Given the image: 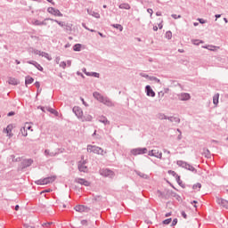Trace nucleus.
<instances>
[{
	"label": "nucleus",
	"instance_id": "1",
	"mask_svg": "<svg viewBox=\"0 0 228 228\" xmlns=\"http://www.w3.org/2000/svg\"><path fill=\"white\" fill-rule=\"evenodd\" d=\"M176 165H178V167H182V168H185L186 170H190V172H194V174H197L196 168L193 167V166L188 164L185 161L178 160L176 162Z\"/></svg>",
	"mask_w": 228,
	"mask_h": 228
},
{
	"label": "nucleus",
	"instance_id": "2",
	"mask_svg": "<svg viewBox=\"0 0 228 228\" xmlns=\"http://www.w3.org/2000/svg\"><path fill=\"white\" fill-rule=\"evenodd\" d=\"M56 181V175L48 176L44 179H40L36 181V184L44 185V184H51V183H54Z\"/></svg>",
	"mask_w": 228,
	"mask_h": 228
},
{
	"label": "nucleus",
	"instance_id": "3",
	"mask_svg": "<svg viewBox=\"0 0 228 228\" xmlns=\"http://www.w3.org/2000/svg\"><path fill=\"white\" fill-rule=\"evenodd\" d=\"M87 152H94V154H101L102 156H104V150L102 148L94 145H87Z\"/></svg>",
	"mask_w": 228,
	"mask_h": 228
},
{
	"label": "nucleus",
	"instance_id": "4",
	"mask_svg": "<svg viewBox=\"0 0 228 228\" xmlns=\"http://www.w3.org/2000/svg\"><path fill=\"white\" fill-rule=\"evenodd\" d=\"M147 148H135L131 150V154H133V156H138L139 154H147Z\"/></svg>",
	"mask_w": 228,
	"mask_h": 228
},
{
	"label": "nucleus",
	"instance_id": "5",
	"mask_svg": "<svg viewBox=\"0 0 228 228\" xmlns=\"http://www.w3.org/2000/svg\"><path fill=\"white\" fill-rule=\"evenodd\" d=\"M101 175L103 177H110L112 178L115 175V173L108 168L100 170Z\"/></svg>",
	"mask_w": 228,
	"mask_h": 228
},
{
	"label": "nucleus",
	"instance_id": "6",
	"mask_svg": "<svg viewBox=\"0 0 228 228\" xmlns=\"http://www.w3.org/2000/svg\"><path fill=\"white\" fill-rule=\"evenodd\" d=\"M31 165H33V159H23L20 163V168L24 170V168H28V167H31Z\"/></svg>",
	"mask_w": 228,
	"mask_h": 228
},
{
	"label": "nucleus",
	"instance_id": "7",
	"mask_svg": "<svg viewBox=\"0 0 228 228\" xmlns=\"http://www.w3.org/2000/svg\"><path fill=\"white\" fill-rule=\"evenodd\" d=\"M47 12L48 13H52V15H56L57 17H63V13H61L60 10L55 9L54 7H49Z\"/></svg>",
	"mask_w": 228,
	"mask_h": 228
},
{
	"label": "nucleus",
	"instance_id": "8",
	"mask_svg": "<svg viewBox=\"0 0 228 228\" xmlns=\"http://www.w3.org/2000/svg\"><path fill=\"white\" fill-rule=\"evenodd\" d=\"M72 111L77 118H83V110L80 107L75 106Z\"/></svg>",
	"mask_w": 228,
	"mask_h": 228
},
{
	"label": "nucleus",
	"instance_id": "9",
	"mask_svg": "<svg viewBox=\"0 0 228 228\" xmlns=\"http://www.w3.org/2000/svg\"><path fill=\"white\" fill-rule=\"evenodd\" d=\"M148 156H153L154 158L161 159V158H163V153H159V151L157 150H151L149 151Z\"/></svg>",
	"mask_w": 228,
	"mask_h": 228
},
{
	"label": "nucleus",
	"instance_id": "10",
	"mask_svg": "<svg viewBox=\"0 0 228 228\" xmlns=\"http://www.w3.org/2000/svg\"><path fill=\"white\" fill-rule=\"evenodd\" d=\"M145 92L148 97H156V93L154 92V90H152V87H151V86H145Z\"/></svg>",
	"mask_w": 228,
	"mask_h": 228
},
{
	"label": "nucleus",
	"instance_id": "11",
	"mask_svg": "<svg viewBox=\"0 0 228 228\" xmlns=\"http://www.w3.org/2000/svg\"><path fill=\"white\" fill-rule=\"evenodd\" d=\"M216 202L217 204H219V206H223V208H225V209H228V200L222 198H216Z\"/></svg>",
	"mask_w": 228,
	"mask_h": 228
},
{
	"label": "nucleus",
	"instance_id": "12",
	"mask_svg": "<svg viewBox=\"0 0 228 228\" xmlns=\"http://www.w3.org/2000/svg\"><path fill=\"white\" fill-rule=\"evenodd\" d=\"M75 183L82 184L83 186H90V182L85 180L84 178H76Z\"/></svg>",
	"mask_w": 228,
	"mask_h": 228
},
{
	"label": "nucleus",
	"instance_id": "13",
	"mask_svg": "<svg viewBox=\"0 0 228 228\" xmlns=\"http://www.w3.org/2000/svg\"><path fill=\"white\" fill-rule=\"evenodd\" d=\"M191 99V96L188 93H183L179 96L180 101H190Z\"/></svg>",
	"mask_w": 228,
	"mask_h": 228
},
{
	"label": "nucleus",
	"instance_id": "14",
	"mask_svg": "<svg viewBox=\"0 0 228 228\" xmlns=\"http://www.w3.org/2000/svg\"><path fill=\"white\" fill-rule=\"evenodd\" d=\"M87 13H88V15H92L93 17H95V19H100L101 18V14H99V12H96L95 11H92L90 9H87Z\"/></svg>",
	"mask_w": 228,
	"mask_h": 228
},
{
	"label": "nucleus",
	"instance_id": "15",
	"mask_svg": "<svg viewBox=\"0 0 228 228\" xmlns=\"http://www.w3.org/2000/svg\"><path fill=\"white\" fill-rule=\"evenodd\" d=\"M93 97H94V99H96L97 101H99L100 102H102V99H104V96H102L100 93L98 92H94L93 94Z\"/></svg>",
	"mask_w": 228,
	"mask_h": 228
},
{
	"label": "nucleus",
	"instance_id": "16",
	"mask_svg": "<svg viewBox=\"0 0 228 228\" xmlns=\"http://www.w3.org/2000/svg\"><path fill=\"white\" fill-rule=\"evenodd\" d=\"M99 122H102V124H104L105 126H110V120L104 116H101L99 118Z\"/></svg>",
	"mask_w": 228,
	"mask_h": 228
},
{
	"label": "nucleus",
	"instance_id": "17",
	"mask_svg": "<svg viewBox=\"0 0 228 228\" xmlns=\"http://www.w3.org/2000/svg\"><path fill=\"white\" fill-rule=\"evenodd\" d=\"M45 110L46 111H49L50 113H52V115H54L55 117H58L60 115V113L56 110L51 107H45Z\"/></svg>",
	"mask_w": 228,
	"mask_h": 228
},
{
	"label": "nucleus",
	"instance_id": "18",
	"mask_svg": "<svg viewBox=\"0 0 228 228\" xmlns=\"http://www.w3.org/2000/svg\"><path fill=\"white\" fill-rule=\"evenodd\" d=\"M219 99H220V94L218 93L213 96V104H215V106H218Z\"/></svg>",
	"mask_w": 228,
	"mask_h": 228
},
{
	"label": "nucleus",
	"instance_id": "19",
	"mask_svg": "<svg viewBox=\"0 0 228 228\" xmlns=\"http://www.w3.org/2000/svg\"><path fill=\"white\" fill-rule=\"evenodd\" d=\"M167 120H169V122H175V124H179L181 122V118H177V117H167Z\"/></svg>",
	"mask_w": 228,
	"mask_h": 228
},
{
	"label": "nucleus",
	"instance_id": "20",
	"mask_svg": "<svg viewBox=\"0 0 228 228\" xmlns=\"http://www.w3.org/2000/svg\"><path fill=\"white\" fill-rule=\"evenodd\" d=\"M45 20H52L53 22H57V24L59 26H61V28H63V26H65V22L59 21L58 20H54V19H51V18H46V19H45Z\"/></svg>",
	"mask_w": 228,
	"mask_h": 228
},
{
	"label": "nucleus",
	"instance_id": "21",
	"mask_svg": "<svg viewBox=\"0 0 228 228\" xmlns=\"http://www.w3.org/2000/svg\"><path fill=\"white\" fill-rule=\"evenodd\" d=\"M101 102H102L106 106H111L112 105L111 100H110V98H108V97H103V99L102 100Z\"/></svg>",
	"mask_w": 228,
	"mask_h": 228
},
{
	"label": "nucleus",
	"instance_id": "22",
	"mask_svg": "<svg viewBox=\"0 0 228 228\" xmlns=\"http://www.w3.org/2000/svg\"><path fill=\"white\" fill-rule=\"evenodd\" d=\"M86 209V207L84 205H78L75 207V210H77L78 213H83Z\"/></svg>",
	"mask_w": 228,
	"mask_h": 228
},
{
	"label": "nucleus",
	"instance_id": "23",
	"mask_svg": "<svg viewBox=\"0 0 228 228\" xmlns=\"http://www.w3.org/2000/svg\"><path fill=\"white\" fill-rule=\"evenodd\" d=\"M136 175H139V177H142V179H149V175H145V173H142L138 170L134 171Z\"/></svg>",
	"mask_w": 228,
	"mask_h": 228
},
{
	"label": "nucleus",
	"instance_id": "24",
	"mask_svg": "<svg viewBox=\"0 0 228 228\" xmlns=\"http://www.w3.org/2000/svg\"><path fill=\"white\" fill-rule=\"evenodd\" d=\"M82 122H92V115H86V116H82V118H80Z\"/></svg>",
	"mask_w": 228,
	"mask_h": 228
},
{
	"label": "nucleus",
	"instance_id": "25",
	"mask_svg": "<svg viewBox=\"0 0 228 228\" xmlns=\"http://www.w3.org/2000/svg\"><path fill=\"white\" fill-rule=\"evenodd\" d=\"M9 85H13L14 86L19 85V80L17 78L14 77H10L8 80Z\"/></svg>",
	"mask_w": 228,
	"mask_h": 228
},
{
	"label": "nucleus",
	"instance_id": "26",
	"mask_svg": "<svg viewBox=\"0 0 228 228\" xmlns=\"http://www.w3.org/2000/svg\"><path fill=\"white\" fill-rule=\"evenodd\" d=\"M118 8H120V10H131V5H129V4H120Z\"/></svg>",
	"mask_w": 228,
	"mask_h": 228
},
{
	"label": "nucleus",
	"instance_id": "27",
	"mask_svg": "<svg viewBox=\"0 0 228 228\" xmlns=\"http://www.w3.org/2000/svg\"><path fill=\"white\" fill-rule=\"evenodd\" d=\"M35 81V78H33L31 76H27L25 77V85H31Z\"/></svg>",
	"mask_w": 228,
	"mask_h": 228
},
{
	"label": "nucleus",
	"instance_id": "28",
	"mask_svg": "<svg viewBox=\"0 0 228 228\" xmlns=\"http://www.w3.org/2000/svg\"><path fill=\"white\" fill-rule=\"evenodd\" d=\"M34 26H47V22H45V20L44 21H40L38 20H36L33 22Z\"/></svg>",
	"mask_w": 228,
	"mask_h": 228
},
{
	"label": "nucleus",
	"instance_id": "29",
	"mask_svg": "<svg viewBox=\"0 0 228 228\" xmlns=\"http://www.w3.org/2000/svg\"><path fill=\"white\" fill-rule=\"evenodd\" d=\"M78 170L80 172H86V170H88V167L85 166V162H83L82 164H78Z\"/></svg>",
	"mask_w": 228,
	"mask_h": 228
},
{
	"label": "nucleus",
	"instance_id": "30",
	"mask_svg": "<svg viewBox=\"0 0 228 228\" xmlns=\"http://www.w3.org/2000/svg\"><path fill=\"white\" fill-rule=\"evenodd\" d=\"M202 155L205 156V158L209 159V158H211V151H209V150L204 148Z\"/></svg>",
	"mask_w": 228,
	"mask_h": 228
},
{
	"label": "nucleus",
	"instance_id": "31",
	"mask_svg": "<svg viewBox=\"0 0 228 228\" xmlns=\"http://www.w3.org/2000/svg\"><path fill=\"white\" fill-rule=\"evenodd\" d=\"M175 179L176 183L179 184V186H181V188H186V185H184V183H183V181H181L180 175H176Z\"/></svg>",
	"mask_w": 228,
	"mask_h": 228
},
{
	"label": "nucleus",
	"instance_id": "32",
	"mask_svg": "<svg viewBox=\"0 0 228 228\" xmlns=\"http://www.w3.org/2000/svg\"><path fill=\"white\" fill-rule=\"evenodd\" d=\"M157 118H159V120H168V117H167V115L163 113H159L157 115Z\"/></svg>",
	"mask_w": 228,
	"mask_h": 228
},
{
	"label": "nucleus",
	"instance_id": "33",
	"mask_svg": "<svg viewBox=\"0 0 228 228\" xmlns=\"http://www.w3.org/2000/svg\"><path fill=\"white\" fill-rule=\"evenodd\" d=\"M81 47H82L81 44H76L75 45H73V51L79 52L81 51Z\"/></svg>",
	"mask_w": 228,
	"mask_h": 228
},
{
	"label": "nucleus",
	"instance_id": "34",
	"mask_svg": "<svg viewBox=\"0 0 228 228\" xmlns=\"http://www.w3.org/2000/svg\"><path fill=\"white\" fill-rule=\"evenodd\" d=\"M12 129H13V125H8L4 131L7 134H10V133H12Z\"/></svg>",
	"mask_w": 228,
	"mask_h": 228
},
{
	"label": "nucleus",
	"instance_id": "35",
	"mask_svg": "<svg viewBox=\"0 0 228 228\" xmlns=\"http://www.w3.org/2000/svg\"><path fill=\"white\" fill-rule=\"evenodd\" d=\"M41 56H43L44 58H46V60H48L49 61H51V60H53V58H51L49 53H47L45 52H42Z\"/></svg>",
	"mask_w": 228,
	"mask_h": 228
},
{
	"label": "nucleus",
	"instance_id": "36",
	"mask_svg": "<svg viewBox=\"0 0 228 228\" xmlns=\"http://www.w3.org/2000/svg\"><path fill=\"white\" fill-rule=\"evenodd\" d=\"M112 28H115L116 29H118L119 31H124V27L120 24H113Z\"/></svg>",
	"mask_w": 228,
	"mask_h": 228
},
{
	"label": "nucleus",
	"instance_id": "37",
	"mask_svg": "<svg viewBox=\"0 0 228 228\" xmlns=\"http://www.w3.org/2000/svg\"><path fill=\"white\" fill-rule=\"evenodd\" d=\"M34 67H36V69H37V70H39L40 72H44V68L38 62H36L34 64Z\"/></svg>",
	"mask_w": 228,
	"mask_h": 228
},
{
	"label": "nucleus",
	"instance_id": "38",
	"mask_svg": "<svg viewBox=\"0 0 228 228\" xmlns=\"http://www.w3.org/2000/svg\"><path fill=\"white\" fill-rule=\"evenodd\" d=\"M157 193H158L159 197H161L162 199H167V195L165 194V191H161L158 190Z\"/></svg>",
	"mask_w": 228,
	"mask_h": 228
},
{
	"label": "nucleus",
	"instance_id": "39",
	"mask_svg": "<svg viewBox=\"0 0 228 228\" xmlns=\"http://www.w3.org/2000/svg\"><path fill=\"white\" fill-rule=\"evenodd\" d=\"M150 81H155V83H159V85H161V80L156 77H150Z\"/></svg>",
	"mask_w": 228,
	"mask_h": 228
},
{
	"label": "nucleus",
	"instance_id": "40",
	"mask_svg": "<svg viewBox=\"0 0 228 228\" xmlns=\"http://www.w3.org/2000/svg\"><path fill=\"white\" fill-rule=\"evenodd\" d=\"M162 224L164 225H169V224H172V218H167V219H165Z\"/></svg>",
	"mask_w": 228,
	"mask_h": 228
},
{
	"label": "nucleus",
	"instance_id": "41",
	"mask_svg": "<svg viewBox=\"0 0 228 228\" xmlns=\"http://www.w3.org/2000/svg\"><path fill=\"white\" fill-rule=\"evenodd\" d=\"M192 44H194V45H199V44H204V41L202 40L200 41L199 39H193Z\"/></svg>",
	"mask_w": 228,
	"mask_h": 228
},
{
	"label": "nucleus",
	"instance_id": "42",
	"mask_svg": "<svg viewBox=\"0 0 228 228\" xmlns=\"http://www.w3.org/2000/svg\"><path fill=\"white\" fill-rule=\"evenodd\" d=\"M166 38H167V40L172 38V31L168 30L166 32Z\"/></svg>",
	"mask_w": 228,
	"mask_h": 228
},
{
	"label": "nucleus",
	"instance_id": "43",
	"mask_svg": "<svg viewBox=\"0 0 228 228\" xmlns=\"http://www.w3.org/2000/svg\"><path fill=\"white\" fill-rule=\"evenodd\" d=\"M20 133H21L22 136H28V131L26 130V127H22L20 129Z\"/></svg>",
	"mask_w": 228,
	"mask_h": 228
},
{
	"label": "nucleus",
	"instance_id": "44",
	"mask_svg": "<svg viewBox=\"0 0 228 228\" xmlns=\"http://www.w3.org/2000/svg\"><path fill=\"white\" fill-rule=\"evenodd\" d=\"M197 188L200 190L202 188V184H200V183H198L192 186V190H197Z\"/></svg>",
	"mask_w": 228,
	"mask_h": 228
},
{
	"label": "nucleus",
	"instance_id": "45",
	"mask_svg": "<svg viewBox=\"0 0 228 228\" xmlns=\"http://www.w3.org/2000/svg\"><path fill=\"white\" fill-rule=\"evenodd\" d=\"M167 174H169L170 175H173V177H177V173H175V171H173V170H168L167 171Z\"/></svg>",
	"mask_w": 228,
	"mask_h": 228
},
{
	"label": "nucleus",
	"instance_id": "46",
	"mask_svg": "<svg viewBox=\"0 0 228 228\" xmlns=\"http://www.w3.org/2000/svg\"><path fill=\"white\" fill-rule=\"evenodd\" d=\"M64 26L66 27V31H72V24L68 23Z\"/></svg>",
	"mask_w": 228,
	"mask_h": 228
},
{
	"label": "nucleus",
	"instance_id": "47",
	"mask_svg": "<svg viewBox=\"0 0 228 228\" xmlns=\"http://www.w3.org/2000/svg\"><path fill=\"white\" fill-rule=\"evenodd\" d=\"M171 193H172V191H170V190H165L166 199H167V197H171Z\"/></svg>",
	"mask_w": 228,
	"mask_h": 228
},
{
	"label": "nucleus",
	"instance_id": "48",
	"mask_svg": "<svg viewBox=\"0 0 228 228\" xmlns=\"http://www.w3.org/2000/svg\"><path fill=\"white\" fill-rule=\"evenodd\" d=\"M141 77H145L146 79L151 80V76L145 74V73H140Z\"/></svg>",
	"mask_w": 228,
	"mask_h": 228
},
{
	"label": "nucleus",
	"instance_id": "49",
	"mask_svg": "<svg viewBox=\"0 0 228 228\" xmlns=\"http://www.w3.org/2000/svg\"><path fill=\"white\" fill-rule=\"evenodd\" d=\"M82 26H83V28H85V29H87V31H91V33H95L94 29L88 28V27H86V25L85 23H83Z\"/></svg>",
	"mask_w": 228,
	"mask_h": 228
},
{
	"label": "nucleus",
	"instance_id": "50",
	"mask_svg": "<svg viewBox=\"0 0 228 228\" xmlns=\"http://www.w3.org/2000/svg\"><path fill=\"white\" fill-rule=\"evenodd\" d=\"M100 76L101 75L97 72H91V77H100Z\"/></svg>",
	"mask_w": 228,
	"mask_h": 228
},
{
	"label": "nucleus",
	"instance_id": "51",
	"mask_svg": "<svg viewBox=\"0 0 228 228\" xmlns=\"http://www.w3.org/2000/svg\"><path fill=\"white\" fill-rule=\"evenodd\" d=\"M60 67H61L62 69H65V68L67 67V62L61 61V62L60 63Z\"/></svg>",
	"mask_w": 228,
	"mask_h": 228
},
{
	"label": "nucleus",
	"instance_id": "52",
	"mask_svg": "<svg viewBox=\"0 0 228 228\" xmlns=\"http://www.w3.org/2000/svg\"><path fill=\"white\" fill-rule=\"evenodd\" d=\"M93 200H94V202H97V201L101 200V196H94V197L93 198Z\"/></svg>",
	"mask_w": 228,
	"mask_h": 228
},
{
	"label": "nucleus",
	"instance_id": "53",
	"mask_svg": "<svg viewBox=\"0 0 228 228\" xmlns=\"http://www.w3.org/2000/svg\"><path fill=\"white\" fill-rule=\"evenodd\" d=\"M34 54H37L38 56H42V52L39 50H34Z\"/></svg>",
	"mask_w": 228,
	"mask_h": 228
},
{
	"label": "nucleus",
	"instance_id": "54",
	"mask_svg": "<svg viewBox=\"0 0 228 228\" xmlns=\"http://www.w3.org/2000/svg\"><path fill=\"white\" fill-rule=\"evenodd\" d=\"M177 225V218H175L172 222L171 227Z\"/></svg>",
	"mask_w": 228,
	"mask_h": 228
},
{
	"label": "nucleus",
	"instance_id": "55",
	"mask_svg": "<svg viewBox=\"0 0 228 228\" xmlns=\"http://www.w3.org/2000/svg\"><path fill=\"white\" fill-rule=\"evenodd\" d=\"M182 216L183 218H184L186 220V218H188V215H186V212L182 211Z\"/></svg>",
	"mask_w": 228,
	"mask_h": 228
},
{
	"label": "nucleus",
	"instance_id": "56",
	"mask_svg": "<svg viewBox=\"0 0 228 228\" xmlns=\"http://www.w3.org/2000/svg\"><path fill=\"white\" fill-rule=\"evenodd\" d=\"M198 20H199L200 24H206V20L204 19L199 18Z\"/></svg>",
	"mask_w": 228,
	"mask_h": 228
},
{
	"label": "nucleus",
	"instance_id": "57",
	"mask_svg": "<svg viewBox=\"0 0 228 228\" xmlns=\"http://www.w3.org/2000/svg\"><path fill=\"white\" fill-rule=\"evenodd\" d=\"M81 224L86 226V225H88V221L87 220H82Z\"/></svg>",
	"mask_w": 228,
	"mask_h": 228
},
{
	"label": "nucleus",
	"instance_id": "58",
	"mask_svg": "<svg viewBox=\"0 0 228 228\" xmlns=\"http://www.w3.org/2000/svg\"><path fill=\"white\" fill-rule=\"evenodd\" d=\"M171 17H172L173 19H181V15H178V16H177V14H172Z\"/></svg>",
	"mask_w": 228,
	"mask_h": 228
},
{
	"label": "nucleus",
	"instance_id": "59",
	"mask_svg": "<svg viewBox=\"0 0 228 228\" xmlns=\"http://www.w3.org/2000/svg\"><path fill=\"white\" fill-rule=\"evenodd\" d=\"M171 197H179L176 192H174V191H171Z\"/></svg>",
	"mask_w": 228,
	"mask_h": 228
},
{
	"label": "nucleus",
	"instance_id": "60",
	"mask_svg": "<svg viewBox=\"0 0 228 228\" xmlns=\"http://www.w3.org/2000/svg\"><path fill=\"white\" fill-rule=\"evenodd\" d=\"M13 115H15V111H10L7 114V117H13Z\"/></svg>",
	"mask_w": 228,
	"mask_h": 228
},
{
	"label": "nucleus",
	"instance_id": "61",
	"mask_svg": "<svg viewBox=\"0 0 228 228\" xmlns=\"http://www.w3.org/2000/svg\"><path fill=\"white\" fill-rule=\"evenodd\" d=\"M27 63H28V65H34L35 66V63H37L36 61H27Z\"/></svg>",
	"mask_w": 228,
	"mask_h": 228
},
{
	"label": "nucleus",
	"instance_id": "62",
	"mask_svg": "<svg viewBox=\"0 0 228 228\" xmlns=\"http://www.w3.org/2000/svg\"><path fill=\"white\" fill-rule=\"evenodd\" d=\"M159 97H165V93L163 91L159 92Z\"/></svg>",
	"mask_w": 228,
	"mask_h": 228
},
{
	"label": "nucleus",
	"instance_id": "63",
	"mask_svg": "<svg viewBox=\"0 0 228 228\" xmlns=\"http://www.w3.org/2000/svg\"><path fill=\"white\" fill-rule=\"evenodd\" d=\"M147 12L148 13H150L151 17H152V13H154V11H152V9H148Z\"/></svg>",
	"mask_w": 228,
	"mask_h": 228
},
{
	"label": "nucleus",
	"instance_id": "64",
	"mask_svg": "<svg viewBox=\"0 0 228 228\" xmlns=\"http://www.w3.org/2000/svg\"><path fill=\"white\" fill-rule=\"evenodd\" d=\"M35 86L37 87V89H40V82H36Z\"/></svg>",
	"mask_w": 228,
	"mask_h": 228
}]
</instances>
